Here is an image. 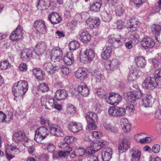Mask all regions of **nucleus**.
Here are the masks:
<instances>
[{"instance_id":"nucleus-1","label":"nucleus","mask_w":161,"mask_h":161,"mask_svg":"<svg viewBox=\"0 0 161 161\" xmlns=\"http://www.w3.org/2000/svg\"><path fill=\"white\" fill-rule=\"evenodd\" d=\"M28 88V83L25 80H20L15 83L12 89V92L15 96L14 100L17 101V97L20 99H22Z\"/></svg>"},{"instance_id":"nucleus-2","label":"nucleus","mask_w":161,"mask_h":161,"mask_svg":"<svg viewBox=\"0 0 161 161\" xmlns=\"http://www.w3.org/2000/svg\"><path fill=\"white\" fill-rule=\"evenodd\" d=\"M48 134L49 131L47 127L42 126L37 128L36 130L34 140L38 143L41 142Z\"/></svg>"},{"instance_id":"nucleus-3","label":"nucleus","mask_w":161,"mask_h":161,"mask_svg":"<svg viewBox=\"0 0 161 161\" xmlns=\"http://www.w3.org/2000/svg\"><path fill=\"white\" fill-rule=\"evenodd\" d=\"M50 55L52 61L55 63H58L61 61L63 58V51L58 47H56L50 50Z\"/></svg>"},{"instance_id":"nucleus-4","label":"nucleus","mask_w":161,"mask_h":161,"mask_svg":"<svg viewBox=\"0 0 161 161\" xmlns=\"http://www.w3.org/2000/svg\"><path fill=\"white\" fill-rule=\"evenodd\" d=\"M56 102L54 98L49 95L43 96L41 98L42 107L47 109H50V108H53Z\"/></svg>"},{"instance_id":"nucleus-5","label":"nucleus","mask_w":161,"mask_h":161,"mask_svg":"<svg viewBox=\"0 0 161 161\" xmlns=\"http://www.w3.org/2000/svg\"><path fill=\"white\" fill-rule=\"evenodd\" d=\"M33 24L36 31L39 34H44L47 32V26L44 20L42 19L36 20L34 21Z\"/></svg>"},{"instance_id":"nucleus-6","label":"nucleus","mask_w":161,"mask_h":161,"mask_svg":"<svg viewBox=\"0 0 161 161\" xmlns=\"http://www.w3.org/2000/svg\"><path fill=\"white\" fill-rule=\"evenodd\" d=\"M122 97L119 94L111 93L108 97H105L106 101L109 104L114 106H116L121 101Z\"/></svg>"},{"instance_id":"nucleus-7","label":"nucleus","mask_w":161,"mask_h":161,"mask_svg":"<svg viewBox=\"0 0 161 161\" xmlns=\"http://www.w3.org/2000/svg\"><path fill=\"white\" fill-rule=\"evenodd\" d=\"M143 88L148 90H153L157 86L155 78L149 76L146 78L142 84Z\"/></svg>"},{"instance_id":"nucleus-8","label":"nucleus","mask_w":161,"mask_h":161,"mask_svg":"<svg viewBox=\"0 0 161 161\" xmlns=\"http://www.w3.org/2000/svg\"><path fill=\"white\" fill-rule=\"evenodd\" d=\"M137 88L136 91H134V92H128L126 93L127 100L131 103H134L136 99H139L142 97V93L140 89L138 86H136Z\"/></svg>"},{"instance_id":"nucleus-9","label":"nucleus","mask_w":161,"mask_h":161,"mask_svg":"<svg viewBox=\"0 0 161 161\" xmlns=\"http://www.w3.org/2000/svg\"><path fill=\"white\" fill-rule=\"evenodd\" d=\"M23 31L22 28L19 25L14 31L12 32L10 36V39L13 41L20 40L22 38Z\"/></svg>"},{"instance_id":"nucleus-10","label":"nucleus","mask_w":161,"mask_h":161,"mask_svg":"<svg viewBox=\"0 0 161 161\" xmlns=\"http://www.w3.org/2000/svg\"><path fill=\"white\" fill-rule=\"evenodd\" d=\"M75 77L81 80L86 79L88 75V70L84 67H80L75 72Z\"/></svg>"},{"instance_id":"nucleus-11","label":"nucleus","mask_w":161,"mask_h":161,"mask_svg":"<svg viewBox=\"0 0 161 161\" xmlns=\"http://www.w3.org/2000/svg\"><path fill=\"white\" fill-rule=\"evenodd\" d=\"M141 25L140 22L136 18L132 19L127 22L128 30L130 29L132 31H135L137 30Z\"/></svg>"},{"instance_id":"nucleus-12","label":"nucleus","mask_w":161,"mask_h":161,"mask_svg":"<svg viewBox=\"0 0 161 161\" xmlns=\"http://www.w3.org/2000/svg\"><path fill=\"white\" fill-rule=\"evenodd\" d=\"M19 152V149L16 146L11 145L8 146V150L6 152V156L7 159L10 160L14 157L13 154Z\"/></svg>"},{"instance_id":"nucleus-13","label":"nucleus","mask_w":161,"mask_h":161,"mask_svg":"<svg viewBox=\"0 0 161 161\" xmlns=\"http://www.w3.org/2000/svg\"><path fill=\"white\" fill-rule=\"evenodd\" d=\"M141 44L145 49L152 48L155 45L154 41L150 37H145L141 41Z\"/></svg>"},{"instance_id":"nucleus-14","label":"nucleus","mask_w":161,"mask_h":161,"mask_svg":"<svg viewBox=\"0 0 161 161\" xmlns=\"http://www.w3.org/2000/svg\"><path fill=\"white\" fill-rule=\"evenodd\" d=\"M82 124L79 122H73L70 123L68 125L69 130L73 133H77L82 129Z\"/></svg>"},{"instance_id":"nucleus-15","label":"nucleus","mask_w":161,"mask_h":161,"mask_svg":"<svg viewBox=\"0 0 161 161\" xmlns=\"http://www.w3.org/2000/svg\"><path fill=\"white\" fill-rule=\"evenodd\" d=\"M47 49V45L44 42H38L36 46L34 49L35 53L38 55L43 54Z\"/></svg>"},{"instance_id":"nucleus-16","label":"nucleus","mask_w":161,"mask_h":161,"mask_svg":"<svg viewBox=\"0 0 161 161\" xmlns=\"http://www.w3.org/2000/svg\"><path fill=\"white\" fill-rule=\"evenodd\" d=\"M86 22L92 29L97 28L100 24V21L97 17H90L86 20Z\"/></svg>"},{"instance_id":"nucleus-17","label":"nucleus","mask_w":161,"mask_h":161,"mask_svg":"<svg viewBox=\"0 0 161 161\" xmlns=\"http://www.w3.org/2000/svg\"><path fill=\"white\" fill-rule=\"evenodd\" d=\"M119 65L118 61L116 59H114L107 62L105 64V67L108 70L113 71L117 69Z\"/></svg>"},{"instance_id":"nucleus-18","label":"nucleus","mask_w":161,"mask_h":161,"mask_svg":"<svg viewBox=\"0 0 161 161\" xmlns=\"http://www.w3.org/2000/svg\"><path fill=\"white\" fill-rule=\"evenodd\" d=\"M62 19L61 16L58 13L53 12L49 14L48 20L53 25L58 24Z\"/></svg>"},{"instance_id":"nucleus-19","label":"nucleus","mask_w":161,"mask_h":161,"mask_svg":"<svg viewBox=\"0 0 161 161\" xmlns=\"http://www.w3.org/2000/svg\"><path fill=\"white\" fill-rule=\"evenodd\" d=\"M130 147V142L126 139L120 140L119 143V151L122 153L125 152Z\"/></svg>"},{"instance_id":"nucleus-20","label":"nucleus","mask_w":161,"mask_h":161,"mask_svg":"<svg viewBox=\"0 0 161 161\" xmlns=\"http://www.w3.org/2000/svg\"><path fill=\"white\" fill-rule=\"evenodd\" d=\"M141 72L136 69L130 70L128 76V80L129 82H133L139 78L141 75Z\"/></svg>"},{"instance_id":"nucleus-21","label":"nucleus","mask_w":161,"mask_h":161,"mask_svg":"<svg viewBox=\"0 0 161 161\" xmlns=\"http://www.w3.org/2000/svg\"><path fill=\"white\" fill-rule=\"evenodd\" d=\"M26 136L24 131L19 130L15 132L13 135V139L16 142L18 143L24 141Z\"/></svg>"},{"instance_id":"nucleus-22","label":"nucleus","mask_w":161,"mask_h":161,"mask_svg":"<svg viewBox=\"0 0 161 161\" xmlns=\"http://www.w3.org/2000/svg\"><path fill=\"white\" fill-rule=\"evenodd\" d=\"M77 89L79 92L83 97H87L89 94V89L83 82L81 83L78 86Z\"/></svg>"},{"instance_id":"nucleus-23","label":"nucleus","mask_w":161,"mask_h":161,"mask_svg":"<svg viewBox=\"0 0 161 161\" xmlns=\"http://www.w3.org/2000/svg\"><path fill=\"white\" fill-rule=\"evenodd\" d=\"M43 69L49 73H54L56 70L60 69V67L58 66L53 65L50 62L45 63L43 64Z\"/></svg>"},{"instance_id":"nucleus-24","label":"nucleus","mask_w":161,"mask_h":161,"mask_svg":"<svg viewBox=\"0 0 161 161\" xmlns=\"http://www.w3.org/2000/svg\"><path fill=\"white\" fill-rule=\"evenodd\" d=\"M32 50L28 48H25L21 51L20 58L24 61H28L32 56Z\"/></svg>"},{"instance_id":"nucleus-25","label":"nucleus","mask_w":161,"mask_h":161,"mask_svg":"<svg viewBox=\"0 0 161 161\" xmlns=\"http://www.w3.org/2000/svg\"><path fill=\"white\" fill-rule=\"evenodd\" d=\"M52 3L50 0H39L37 8L38 9L41 11L45 10Z\"/></svg>"},{"instance_id":"nucleus-26","label":"nucleus","mask_w":161,"mask_h":161,"mask_svg":"<svg viewBox=\"0 0 161 161\" xmlns=\"http://www.w3.org/2000/svg\"><path fill=\"white\" fill-rule=\"evenodd\" d=\"M112 149L109 147H106L102 153V159L103 161H109L112 157Z\"/></svg>"},{"instance_id":"nucleus-27","label":"nucleus","mask_w":161,"mask_h":161,"mask_svg":"<svg viewBox=\"0 0 161 161\" xmlns=\"http://www.w3.org/2000/svg\"><path fill=\"white\" fill-rule=\"evenodd\" d=\"M61 147L66 151H59L58 153V155L60 157H65L68 155L69 154L70 152L72 150V148L70 147L68 144L63 143L61 146Z\"/></svg>"},{"instance_id":"nucleus-28","label":"nucleus","mask_w":161,"mask_h":161,"mask_svg":"<svg viewBox=\"0 0 161 161\" xmlns=\"http://www.w3.org/2000/svg\"><path fill=\"white\" fill-rule=\"evenodd\" d=\"M130 153L132 157L131 161H140L141 155L140 151L134 148L130 150Z\"/></svg>"},{"instance_id":"nucleus-29","label":"nucleus","mask_w":161,"mask_h":161,"mask_svg":"<svg viewBox=\"0 0 161 161\" xmlns=\"http://www.w3.org/2000/svg\"><path fill=\"white\" fill-rule=\"evenodd\" d=\"M122 129L125 132L128 133L130 130L131 125L127 119H122L120 122Z\"/></svg>"},{"instance_id":"nucleus-30","label":"nucleus","mask_w":161,"mask_h":161,"mask_svg":"<svg viewBox=\"0 0 161 161\" xmlns=\"http://www.w3.org/2000/svg\"><path fill=\"white\" fill-rule=\"evenodd\" d=\"M83 53L84 57L89 61L92 60L95 57V53L92 49H86L83 51Z\"/></svg>"},{"instance_id":"nucleus-31","label":"nucleus","mask_w":161,"mask_h":161,"mask_svg":"<svg viewBox=\"0 0 161 161\" xmlns=\"http://www.w3.org/2000/svg\"><path fill=\"white\" fill-rule=\"evenodd\" d=\"M68 96L67 92L64 89L58 90L55 93V97L57 100H60L64 99Z\"/></svg>"},{"instance_id":"nucleus-32","label":"nucleus","mask_w":161,"mask_h":161,"mask_svg":"<svg viewBox=\"0 0 161 161\" xmlns=\"http://www.w3.org/2000/svg\"><path fill=\"white\" fill-rule=\"evenodd\" d=\"M112 51L111 46L107 47L102 52L101 56V58L104 60L108 59L110 57Z\"/></svg>"},{"instance_id":"nucleus-33","label":"nucleus","mask_w":161,"mask_h":161,"mask_svg":"<svg viewBox=\"0 0 161 161\" xmlns=\"http://www.w3.org/2000/svg\"><path fill=\"white\" fill-rule=\"evenodd\" d=\"M73 54L71 52H68L66 56H64L63 61L64 63L69 65H71L74 62Z\"/></svg>"},{"instance_id":"nucleus-34","label":"nucleus","mask_w":161,"mask_h":161,"mask_svg":"<svg viewBox=\"0 0 161 161\" xmlns=\"http://www.w3.org/2000/svg\"><path fill=\"white\" fill-rule=\"evenodd\" d=\"M90 35L87 31L82 32L80 36V40L84 43H86L89 42L91 39Z\"/></svg>"},{"instance_id":"nucleus-35","label":"nucleus","mask_w":161,"mask_h":161,"mask_svg":"<svg viewBox=\"0 0 161 161\" xmlns=\"http://www.w3.org/2000/svg\"><path fill=\"white\" fill-rule=\"evenodd\" d=\"M152 99V96L150 95H147L142 98V104L145 107H147L151 104Z\"/></svg>"},{"instance_id":"nucleus-36","label":"nucleus","mask_w":161,"mask_h":161,"mask_svg":"<svg viewBox=\"0 0 161 161\" xmlns=\"http://www.w3.org/2000/svg\"><path fill=\"white\" fill-rule=\"evenodd\" d=\"M101 5V0H94L93 3L90 6V10L92 11H98L100 9Z\"/></svg>"},{"instance_id":"nucleus-37","label":"nucleus","mask_w":161,"mask_h":161,"mask_svg":"<svg viewBox=\"0 0 161 161\" xmlns=\"http://www.w3.org/2000/svg\"><path fill=\"white\" fill-rule=\"evenodd\" d=\"M152 61L155 69L159 68L161 65V53H158L155 57L152 59Z\"/></svg>"},{"instance_id":"nucleus-38","label":"nucleus","mask_w":161,"mask_h":161,"mask_svg":"<svg viewBox=\"0 0 161 161\" xmlns=\"http://www.w3.org/2000/svg\"><path fill=\"white\" fill-rule=\"evenodd\" d=\"M75 150L77 155L80 156H83L84 155L88 156L89 155H91V151H90L89 147H87L86 150L83 148H81L76 149Z\"/></svg>"},{"instance_id":"nucleus-39","label":"nucleus","mask_w":161,"mask_h":161,"mask_svg":"<svg viewBox=\"0 0 161 161\" xmlns=\"http://www.w3.org/2000/svg\"><path fill=\"white\" fill-rule=\"evenodd\" d=\"M136 64L138 67H144L146 64V62L144 57L142 56H138L135 58Z\"/></svg>"},{"instance_id":"nucleus-40","label":"nucleus","mask_w":161,"mask_h":161,"mask_svg":"<svg viewBox=\"0 0 161 161\" xmlns=\"http://www.w3.org/2000/svg\"><path fill=\"white\" fill-rule=\"evenodd\" d=\"M86 119L88 122L96 121L97 119V114L93 112H87L85 115Z\"/></svg>"},{"instance_id":"nucleus-41","label":"nucleus","mask_w":161,"mask_h":161,"mask_svg":"<svg viewBox=\"0 0 161 161\" xmlns=\"http://www.w3.org/2000/svg\"><path fill=\"white\" fill-rule=\"evenodd\" d=\"M92 74L95 77L96 81L97 82H101L104 79V76L101 74L100 71L98 70H94Z\"/></svg>"},{"instance_id":"nucleus-42","label":"nucleus","mask_w":161,"mask_h":161,"mask_svg":"<svg viewBox=\"0 0 161 161\" xmlns=\"http://www.w3.org/2000/svg\"><path fill=\"white\" fill-rule=\"evenodd\" d=\"M103 125L105 129L108 131L115 132L117 130L116 128L112 126L110 124L107 122H104L103 123Z\"/></svg>"},{"instance_id":"nucleus-43","label":"nucleus","mask_w":161,"mask_h":161,"mask_svg":"<svg viewBox=\"0 0 161 161\" xmlns=\"http://www.w3.org/2000/svg\"><path fill=\"white\" fill-rule=\"evenodd\" d=\"M80 46V42L76 41H71L69 44V49L70 51H72L78 48Z\"/></svg>"},{"instance_id":"nucleus-44","label":"nucleus","mask_w":161,"mask_h":161,"mask_svg":"<svg viewBox=\"0 0 161 161\" xmlns=\"http://www.w3.org/2000/svg\"><path fill=\"white\" fill-rule=\"evenodd\" d=\"M92 144L93 145L92 147V146L89 147L90 151H91V154H93V153H95L96 152H97L103 147L102 145L99 143L98 144L92 143Z\"/></svg>"},{"instance_id":"nucleus-45","label":"nucleus","mask_w":161,"mask_h":161,"mask_svg":"<svg viewBox=\"0 0 161 161\" xmlns=\"http://www.w3.org/2000/svg\"><path fill=\"white\" fill-rule=\"evenodd\" d=\"M125 10V7L121 3L118 4L115 7V11L117 15H121L123 14Z\"/></svg>"},{"instance_id":"nucleus-46","label":"nucleus","mask_w":161,"mask_h":161,"mask_svg":"<svg viewBox=\"0 0 161 161\" xmlns=\"http://www.w3.org/2000/svg\"><path fill=\"white\" fill-rule=\"evenodd\" d=\"M101 16L102 19L105 22H109L112 18V14L106 11L102 13Z\"/></svg>"},{"instance_id":"nucleus-47","label":"nucleus","mask_w":161,"mask_h":161,"mask_svg":"<svg viewBox=\"0 0 161 161\" xmlns=\"http://www.w3.org/2000/svg\"><path fill=\"white\" fill-rule=\"evenodd\" d=\"M37 89L39 91L44 92H47L49 90V87L47 84L42 83L37 86Z\"/></svg>"},{"instance_id":"nucleus-48","label":"nucleus","mask_w":161,"mask_h":161,"mask_svg":"<svg viewBox=\"0 0 161 161\" xmlns=\"http://www.w3.org/2000/svg\"><path fill=\"white\" fill-rule=\"evenodd\" d=\"M117 117L124 116L126 114V110L124 108L116 107Z\"/></svg>"},{"instance_id":"nucleus-49","label":"nucleus","mask_w":161,"mask_h":161,"mask_svg":"<svg viewBox=\"0 0 161 161\" xmlns=\"http://www.w3.org/2000/svg\"><path fill=\"white\" fill-rule=\"evenodd\" d=\"M77 138L73 136H67L64 138V141L66 144H69L72 143L74 142L76 140Z\"/></svg>"},{"instance_id":"nucleus-50","label":"nucleus","mask_w":161,"mask_h":161,"mask_svg":"<svg viewBox=\"0 0 161 161\" xmlns=\"http://www.w3.org/2000/svg\"><path fill=\"white\" fill-rule=\"evenodd\" d=\"M97 94L98 96L100 97L104 98L105 99V97H107V93L105 91L104 89L102 88H99L98 89L97 91Z\"/></svg>"},{"instance_id":"nucleus-51","label":"nucleus","mask_w":161,"mask_h":161,"mask_svg":"<svg viewBox=\"0 0 161 161\" xmlns=\"http://www.w3.org/2000/svg\"><path fill=\"white\" fill-rule=\"evenodd\" d=\"M24 141V145L27 148H30L32 147L34 145V142L33 141L30 139H28L27 137H26Z\"/></svg>"},{"instance_id":"nucleus-52","label":"nucleus","mask_w":161,"mask_h":161,"mask_svg":"<svg viewBox=\"0 0 161 161\" xmlns=\"http://www.w3.org/2000/svg\"><path fill=\"white\" fill-rule=\"evenodd\" d=\"M10 66V64L7 61H0V70H5Z\"/></svg>"},{"instance_id":"nucleus-53","label":"nucleus","mask_w":161,"mask_h":161,"mask_svg":"<svg viewBox=\"0 0 161 161\" xmlns=\"http://www.w3.org/2000/svg\"><path fill=\"white\" fill-rule=\"evenodd\" d=\"M67 112L69 114H74L76 112L75 107L72 104H69L67 107Z\"/></svg>"},{"instance_id":"nucleus-54","label":"nucleus","mask_w":161,"mask_h":161,"mask_svg":"<svg viewBox=\"0 0 161 161\" xmlns=\"http://www.w3.org/2000/svg\"><path fill=\"white\" fill-rule=\"evenodd\" d=\"M151 29L152 31L155 33V34L157 33L158 35L161 31V26L159 25L154 24L151 26Z\"/></svg>"},{"instance_id":"nucleus-55","label":"nucleus","mask_w":161,"mask_h":161,"mask_svg":"<svg viewBox=\"0 0 161 161\" xmlns=\"http://www.w3.org/2000/svg\"><path fill=\"white\" fill-rule=\"evenodd\" d=\"M40 121L41 124L44 125V127H48L50 124L49 120L47 119H45L44 117L42 116L40 119Z\"/></svg>"},{"instance_id":"nucleus-56","label":"nucleus","mask_w":161,"mask_h":161,"mask_svg":"<svg viewBox=\"0 0 161 161\" xmlns=\"http://www.w3.org/2000/svg\"><path fill=\"white\" fill-rule=\"evenodd\" d=\"M115 41L118 42H125V38L120 34H114Z\"/></svg>"},{"instance_id":"nucleus-57","label":"nucleus","mask_w":161,"mask_h":161,"mask_svg":"<svg viewBox=\"0 0 161 161\" xmlns=\"http://www.w3.org/2000/svg\"><path fill=\"white\" fill-rule=\"evenodd\" d=\"M108 113L110 116L117 117L116 107H111L108 110Z\"/></svg>"},{"instance_id":"nucleus-58","label":"nucleus","mask_w":161,"mask_h":161,"mask_svg":"<svg viewBox=\"0 0 161 161\" xmlns=\"http://www.w3.org/2000/svg\"><path fill=\"white\" fill-rule=\"evenodd\" d=\"M94 109L96 112L98 113H100L102 112V107L99 102H97L94 104Z\"/></svg>"},{"instance_id":"nucleus-59","label":"nucleus","mask_w":161,"mask_h":161,"mask_svg":"<svg viewBox=\"0 0 161 161\" xmlns=\"http://www.w3.org/2000/svg\"><path fill=\"white\" fill-rule=\"evenodd\" d=\"M95 121L88 122V124L87 126V128L89 130H92L96 129L97 125L95 124Z\"/></svg>"},{"instance_id":"nucleus-60","label":"nucleus","mask_w":161,"mask_h":161,"mask_svg":"<svg viewBox=\"0 0 161 161\" xmlns=\"http://www.w3.org/2000/svg\"><path fill=\"white\" fill-rule=\"evenodd\" d=\"M61 71L62 73L65 75L69 74L70 72L69 68L65 65H63L62 66Z\"/></svg>"},{"instance_id":"nucleus-61","label":"nucleus","mask_w":161,"mask_h":161,"mask_svg":"<svg viewBox=\"0 0 161 161\" xmlns=\"http://www.w3.org/2000/svg\"><path fill=\"white\" fill-rule=\"evenodd\" d=\"M48 126L49 129L50 130V133L52 135L55 134L54 132H55L56 129L58 126L53 124H49V125Z\"/></svg>"},{"instance_id":"nucleus-62","label":"nucleus","mask_w":161,"mask_h":161,"mask_svg":"<svg viewBox=\"0 0 161 161\" xmlns=\"http://www.w3.org/2000/svg\"><path fill=\"white\" fill-rule=\"evenodd\" d=\"M118 2V0H106V3L111 7L116 5Z\"/></svg>"},{"instance_id":"nucleus-63","label":"nucleus","mask_w":161,"mask_h":161,"mask_svg":"<svg viewBox=\"0 0 161 161\" xmlns=\"http://www.w3.org/2000/svg\"><path fill=\"white\" fill-rule=\"evenodd\" d=\"M160 150V146L159 144H155L154 145L152 148V152L155 153H158Z\"/></svg>"},{"instance_id":"nucleus-64","label":"nucleus","mask_w":161,"mask_h":161,"mask_svg":"<svg viewBox=\"0 0 161 161\" xmlns=\"http://www.w3.org/2000/svg\"><path fill=\"white\" fill-rule=\"evenodd\" d=\"M80 17L82 21L87 19L89 17V14L87 12H83L80 14Z\"/></svg>"}]
</instances>
